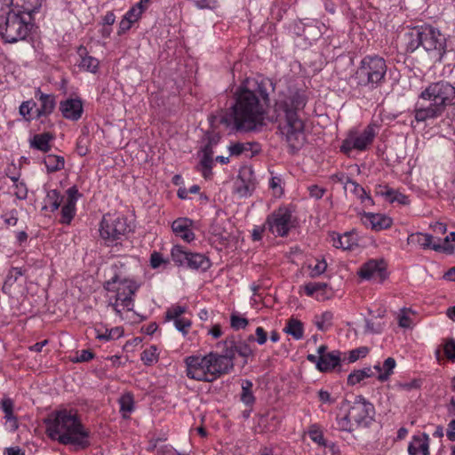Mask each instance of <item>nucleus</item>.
<instances>
[{"mask_svg": "<svg viewBox=\"0 0 455 455\" xmlns=\"http://www.w3.org/2000/svg\"><path fill=\"white\" fill-rule=\"evenodd\" d=\"M387 67L383 58L366 56L355 72V79L360 86L375 89L385 82Z\"/></svg>", "mask_w": 455, "mask_h": 455, "instance_id": "nucleus-9", "label": "nucleus"}, {"mask_svg": "<svg viewBox=\"0 0 455 455\" xmlns=\"http://www.w3.org/2000/svg\"><path fill=\"white\" fill-rule=\"evenodd\" d=\"M375 136V126L371 124L368 125L362 132L351 131L343 140L340 150L347 155L353 149L363 151L372 143Z\"/></svg>", "mask_w": 455, "mask_h": 455, "instance_id": "nucleus-12", "label": "nucleus"}, {"mask_svg": "<svg viewBox=\"0 0 455 455\" xmlns=\"http://www.w3.org/2000/svg\"><path fill=\"white\" fill-rule=\"evenodd\" d=\"M94 357V354L88 349L82 350L73 361L76 363L88 362Z\"/></svg>", "mask_w": 455, "mask_h": 455, "instance_id": "nucleus-57", "label": "nucleus"}, {"mask_svg": "<svg viewBox=\"0 0 455 455\" xmlns=\"http://www.w3.org/2000/svg\"><path fill=\"white\" fill-rule=\"evenodd\" d=\"M341 409L348 412V419H352L357 427H368L373 421L374 406L362 395L356 396L354 402L344 400Z\"/></svg>", "mask_w": 455, "mask_h": 455, "instance_id": "nucleus-10", "label": "nucleus"}, {"mask_svg": "<svg viewBox=\"0 0 455 455\" xmlns=\"http://www.w3.org/2000/svg\"><path fill=\"white\" fill-rule=\"evenodd\" d=\"M267 229L279 236H285L289 233L291 224V212L287 208H279L270 214L267 220Z\"/></svg>", "mask_w": 455, "mask_h": 455, "instance_id": "nucleus-13", "label": "nucleus"}, {"mask_svg": "<svg viewBox=\"0 0 455 455\" xmlns=\"http://www.w3.org/2000/svg\"><path fill=\"white\" fill-rule=\"evenodd\" d=\"M338 428L341 431L353 432L357 427L352 419H348V412L337 419Z\"/></svg>", "mask_w": 455, "mask_h": 455, "instance_id": "nucleus-46", "label": "nucleus"}, {"mask_svg": "<svg viewBox=\"0 0 455 455\" xmlns=\"http://www.w3.org/2000/svg\"><path fill=\"white\" fill-rule=\"evenodd\" d=\"M140 284L134 280L121 278L115 275L110 280L105 282L104 289L108 292V306L122 317V311H132L134 306L133 296Z\"/></svg>", "mask_w": 455, "mask_h": 455, "instance_id": "nucleus-5", "label": "nucleus"}, {"mask_svg": "<svg viewBox=\"0 0 455 455\" xmlns=\"http://www.w3.org/2000/svg\"><path fill=\"white\" fill-rule=\"evenodd\" d=\"M63 197L60 196V192L56 189H52L47 192L45 198V206L44 209L50 208L51 212H55L59 209Z\"/></svg>", "mask_w": 455, "mask_h": 455, "instance_id": "nucleus-36", "label": "nucleus"}, {"mask_svg": "<svg viewBox=\"0 0 455 455\" xmlns=\"http://www.w3.org/2000/svg\"><path fill=\"white\" fill-rule=\"evenodd\" d=\"M451 242H455V232H451L443 240V243H435L433 246V250L435 251H444L449 254L454 252V246L451 244Z\"/></svg>", "mask_w": 455, "mask_h": 455, "instance_id": "nucleus-37", "label": "nucleus"}, {"mask_svg": "<svg viewBox=\"0 0 455 455\" xmlns=\"http://www.w3.org/2000/svg\"><path fill=\"white\" fill-rule=\"evenodd\" d=\"M144 12L140 10L139 5H133L125 14L124 17H125L127 20H131L133 23L138 21L140 18L141 14Z\"/></svg>", "mask_w": 455, "mask_h": 455, "instance_id": "nucleus-53", "label": "nucleus"}, {"mask_svg": "<svg viewBox=\"0 0 455 455\" xmlns=\"http://www.w3.org/2000/svg\"><path fill=\"white\" fill-rule=\"evenodd\" d=\"M369 348L367 347H360L355 349L349 351L348 362L354 363L360 358H363L367 355Z\"/></svg>", "mask_w": 455, "mask_h": 455, "instance_id": "nucleus-50", "label": "nucleus"}, {"mask_svg": "<svg viewBox=\"0 0 455 455\" xmlns=\"http://www.w3.org/2000/svg\"><path fill=\"white\" fill-rule=\"evenodd\" d=\"M129 231L130 227L126 218L110 213L103 216L100 234L108 244L121 240Z\"/></svg>", "mask_w": 455, "mask_h": 455, "instance_id": "nucleus-11", "label": "nucleus"}, {"mask_svg": "<svg viewBox=\"0 0 455 455\" xmlns=\"http://www.w3.org/2000/svg\"><path fill=\"white\" fill-rule=\"evenodd\" d=\"M44 164L48 172H54L64 168V157L55 155H48L44 158Z\"/></svg>", "mask_w": 455, "mask_h": 455, "instance_id": "nucleus-29", "label": "nucleus"}, {"mask_svg": "<svg viewBox=\"0 0 455 455\" xmlns=\"http://www.w3.org/2000/svg\"><path fill=\"white\" fill-rule=\"evenodd\" d=\"M309 437L311 440L321 446L327 447L328 443L324 439L323 435L321 430H319L315 426H312L311 429L308 432Z\"/></svg>", "mask_w": 455, "mask_h": 455, "instance_id": "nucleus-49", "label": "nucleus"}, {"mask_svg": "<svg viewBox=\"0 0 455 455\" xmlns=\"http://www.w3.org/2000/svg\"><path fill=\"white\" fill-rule=\"evenodd\" d=\"M196 6L199 9H215L218 5L217 0H194Z\"/></svg>", "mask_w": 455, "mask_h": 455, "instance_id": "nucleus-54", "label": "nucleus"}, {"mask_svg": "<svg viewBox=\"0 0 455 455\" xmlns=\"http://www.w3.org/2000/svg\"><path fill=\"white\" fill-rule=\"evenodd\" d=\"M15 196L20 200H24L28 196V188L24 182H20L15 185Z\"/></svg>", "mask_w": 455, "mask_h": 455, "instance_id": "nucleus-56", "label": "nucleus"}, {"mask_svg": "<svg viewBox=\"0 0 455 455\" xmlns=\"http://www.w3.org/2000/svg\"><path fill=\"white\" fill-rule=\"evenodd\" d=\"M347 185L350 187L352 192L361 200L362 203L372 204V199L367 195L364 188L360 186L357 182L348 180Z\"/></svg>", "mask_w": 455, "mask_h": 455, "instance_id": "nucleus-38", "label": "nucleus"}, {"mask_svg": "<svg viewBox=\"0 0 455 455\" xmlns=\"http://www.w3.org/2000/svg\"><path fill=\"white\" fill-rule=\"evenodd\" d=\"M444 354L448 359L455 360V341L453 339H450L444 344Z\"/></svg>", "mask_w": 455, "mask_h": 455, "instance_id": "nucleus-55", "label": "nucleus"}, {"mask_svg": "<svg viewBox=\"0 0 455 455\" xmlns=\"http://www.w3.org/2000/svg\"><path fill=\"white\" fill-rule=\"evenodd\" d=\"M340 362V352L334 350L327 355L319 356L317 361V369L320 371H330L335 369Z\"/></svg>", "mask_w": 455, "mask_h": 455, "instance_id": "nucleus-24", "label": "nucleus"}, {"mask_svg": "<svg viewBox=\"0 0 455 455\" xmlns=\"http://www.w3.org/2000/svg\"><path fill=\"white\" fill-rule=\"evenodd\" d=\"M192 225L193 221L190 219L179 218L172 222V228L176 235L189 243L195 239Z\"/></svg>", "mask_w": 455, "mask_h": 455, "instance_id": "nucleus-20", "label": "nucleus"}, {"mask_svg": "<svg viewBox=\"0 0 455 455\" xmlns=\"http://www.w3.org/2000/svg\"><path fill=\"white\" fill-rule=\"evenodd\" d=\"M4 219L6 225L15 226L18 222L17 211L12 210L4 216Z\"/></svg>", "mask_w": 455, "mask_h": 455, "instance_id": "nucleus-62", "label": "nucleus"}, {"mask_svg": "<svg viewBox=\"0 0 455 455\" xmlns=\"http://www.w3.org/2000/svg\"><path fill=\"white\" fill-rule=\"evenodd\" d=\"M78 190L76 187H71L67 190V199L61 209L60 222L69 224L76 213V204L78 198Z\"/></svg>", "mask_w": 455, "mask_h": 455, "instance_id": "nucleus-16", "label": "nucleus"}, {"mask_svg": "<svg viewBox=\"0 0 455 455\" xmlns=\"http://www.w3.org/2000/svg\"><path fill=\"white\" fill-rule=\"evenodd\" d=\"M273 90L274 84L268 78L246 80L236 92L231 112L223 115L220 123L241 132H251L263 126L269 92Z\"/></svg>", "mask_w": 455, "mask_h": 455, "instance_id": "nucleus-1", "label": "nucleus"}, {"mask_svg": "<svg viewBox=\"0 0 455 455\" xmlns=\"http://www.w3.org/2000/svg\"><path fill=\"white\" fill-rule=\"evenodd\" d=\"M231 327L235 330L245 329L249 322L246 318L232 314L230 317Z\"/></svg>", "mask_w": 455, "mask_h": 455, "instance_id": "nucleus-51", "label": "nucleus"}, {"mask_svg": "<svg viewBox=\"0 0 455 455\" xmlns=\"http://www.w3.org/2000/svg\"><path fill=\"white\" fill-rule=\"evenodd\" d=\"M163 263H165L163 256L159 252H153L150 257V265L153 268L159 267Z\"/></svg>", "mask_w": 455, "mask_h": 455, "instance_id": "nucleus-60", "label": "nucleus"}, {"mask_svg": "<svg viewBox=\"0 0 455 455\" xmlns=\"http://www.w3.org/2000/svg\"><path fill=\"white\" fill-rule=\"evenodd\" d=\"M221 347V354L215 353L218 363H220L224 374L229 372L234 368V359L235 356V339L234 337L228 338L223 343L218 344Z\"/></svg>", "mask_w": 455, "mask_h": 455, "instance_id": "nucleus-14", "label": "nucleus"}, {"mask_svg": "<svg viewBox=\"0 0 455 455\" xmlns=\"http://www.w3.org/2000/svg\"><path fill=\"white\" fill-rule=\"evenodd\" d=\"M395 360L393 357L387 358L382 365L383 373L379 374L378 379L380 381L387 380L390 375L393 373V370L395 367Z\"/></svg>", "mask_w": 455, "mask_h": 455, "instance_id": "nucleus-43", "label": "nucleus"}, {"mask_svg": "<svg viewBox=\"0 0 455 455\" xmlns=\"http://www.w3.org/2000/svg\"><path fill=\"white\" fill-rule=\"evenodd\" d=\"M4 419L6 420V423L8 424V427L12 431H15L18 429L19 425H18L17 418L14 416L13 411L10 412V414L5 413Z\"/></svg>", "mask_w": 455, "mask_h": 455, "instance_id": "nucleus-59", "label": "nucleus"}, {"mask_svg": "<svg viewBox=\"0 0 455 455\" xmlns=\"http://www.w3.org/2000/svg\"><path fill=\"white\" fill-rule=\"evenodd\" d=\"M375 192L377 195L384 196L386 200H387L390 203L397 202L398 204L403 205L409 204V199L405 195L387 186L379 185L376 188Z\"/></svg>", "mask_w": 455, "mask_h": 455, "instance_id": "nucleus-23", "label": "nucleus"}, {"mask_svg": "<svg viewBox=\"0 0 455 455\" xmlns=\"http://www.w3.org/2000/svg\"><path fill=\"white\" fill-rule=\"evenodd\" d=\"M96 338L100 340L108 341L116 338H119L123 334V330L119 327L106 329L104 333H101L99 329H95Z\"/></svg>", "mask_w": 455, "mask_h": 455, "instance_id": "nucleus-42", "label": "nucleus"}, {"mask_svg": "<svg viewBox=\"0 0 455 455\" xmlns=\"http://www.w3.org/2000/svg\"><path fill=\"white\" fill-rule=\"evenodd\" d=\"M455 103V87L447 81L429 84L419 95L415 104L414 118L426 122L443 116L447 107Z\"/></svg>", "mask_w": 455, "mask_h": 455, "instance_id": "nucleus-4", "label": "nucleus"}, {"mask_svg": "<svg viewBox=\"0 0 455 455\" xmlns=\"http://www.w3.org/2000/svg\"><path fill=\"white\" fill-rule=\"evenodd\" d=\"M52 135L50 132L36 134L30 140V147L42 152H48L51 149L50 140Z\"/></svg>", "mask_w": 455, "mask_h": 455, "instance_id": "nucleus-28", "label": "nucleus"}, {"mask_svg": "<svg viewBox=\"0 0 455 455\" xmlns=\"http://www.w3.org/2000/svg\"><path fill=\"white\" fill-rule=\"evenodd\" d=\"M252 383L250 380H243L242 384L241 401L246 405H251L254 403L255 398L251 391Z\"/></svg>", "mask_w": 455, "mask_h": 455, "instance_id": "nucleus-41", "label": "nucleus"}, {"mask_svg": "<svg viewBox=\"0 0 455 455\" xmlns=\"http://www.w3.org/2000/svg\"><path fill=\"white\" fill-rule=\"evenodd\" d=\"M408 50L414 52L422 46L427 52L437 51L440 54L444 52L446 39L441 32L430 25L415 27L409 33Z\"/></svg>", "mask_w": 455, "mask_h": 455, "instance_id": "nucleus-8", "label": "nucleus"}, {"mask_svg": "<svg viewBox=\"0 0 455 455\" xmlns=\"http://www.w3.org/2000/svg\"><path fill=\"white\" fill-rule=\"evenodd\" d=\"M358 275L362 279L379 278V282H382L387 275L382 261L374 259L364 263L358 271Z\"/></svg>", "mask_w": 455, "mask_h": 455, "instance_id": "nucleus-15", "label": "nucleus"}, {"mask_svg": "<svg viewBox=\"0 0 455 455\" xmlns=\"http://www.w3.org/2000/svg\"><path fill=\"white\" fill-rule=\"evenodd\" d=\"M173 323H174L175 328L179 331L182 332L183 335H186L188 332L189 328L191 326L190 319H188L185 316L182 318L174 320Z\"/></svg>", "mask_w": 455, "mask_h": 455, "instance_id": "nucleus-52", "label": "nucleus"}, {"mask_svg": "<svg viewBox=\"0 0 455 455\" xmlns=\"http://www.w3.org/2000/svg\"><path fill=\"white\" fill-rule=\"evenodd\" d=\"M32 28L29 18L9 6L0 14V36L4 42L12 44L24 40Z\"/></svg>", "mask_w": 455, "mask_h": 455, "instance_id": "nucleus-7", "label": "nucleus"}, {"mask_svg": "<svg viewBox=\"0 0 455 455\" xmlns=\"http://www.w3.org/2000/svg\"><path fill=\"white\" fill-rule=\"evenodd\" d=\"M60 110L65 118L76 121L83 114L82 100L80 99H68L61 101Z\"/></svg>", "mask_w": 455, "mask_h": 455, "instance_id": "nucleus-18", "label": "nucleus"}, {"mask_svg": "<svg viewBox=\"0 0 455 455\" xmlns=\"http://www.w3.org/2000/svg\"><path fill=\"white\" fill-rule=\"evenodd\" d=\"M361 220L364 226L376 231L388 228L392 225V220L384 214L364 212Z\"/></svg>", "mask_w": 455, "mask_h": 455, "instance_id": "nucleus-19", "label": "nucleus"}, {"mask_svg": "<svg viewBox=\"0 0 455 455\" xmlns=\"http://www.w3.org/2000/svg\"><path fill=\"white\" fill-rule=\"evenodd\" d=\"M332 319L333 314L331 311H325L321 315H315L314 323L319 331H326L331 327Z\"/></svg>", "mask_w": 455, "mask_h": 455, "instance_id": "nucleus-34", "label": "nucleus"}, {"mask_svg": "<svg viewBox=\"0 0 455 455\" xmlns=\"http://www.w3.org/2000/svg\"><path fill=\"white\" fill-rule=\"evenodd\" d=\"M327 287V283L321 282H310L305 284L304 290L307 296H313L318 291H323Z\"/></svg>", "mask_w": 455, "mask_h": 455, "instance_id": "nucleus-48", "label": "nucleus"}, {"mask_svg": "<svg viewBox=\"0 0 455 455\" xmlns=\"http://www.w3.org/2000/svg\"><path fill=\"white\" fill-rule=\"evenodd\" d=\"M36 98L41 102V107L37 109V116L50 115L55 108L56 101L52 94H45L37 89Z\"/></svg>", "mask_w": 455, "mask_h": 455, "instance_id": "nucleus-22", "label": "nucleus"}, {"mask_svg": "<svg viewBox=\"0 0 455 455\" xmlns=\"http://www.w3.org/2000/svg\"><path fill=\"white\" fill-rule=\"evenodd\" d=\"M307 103L303 92L288 89L286 92L279 94L275 104L276 121L279 122V130L285 137L289 146L295 150L299 149L306 140L304 123L299 116Z\"/></svg>", "mask_w": 455, "mask_h": 455, "instance_id": "nucleus-2", "label": "nucleus"}, {"mask_svg": "<svg viewBox=\"0 0 455 455\" xmlns=\"http://www.w3.org/2000/svg\"><path fill=\"white\" fill-rule=\"evenodd\" d=\"M327 268V263L324 259L317 261V263L312 267V276L319 275L323 274Z\"/></svg>", "mask_w": 455, "mask_h": 455, "instance_id": "nucleus-61", "label": "nucleus"}, {"mask_svg": "<svg viewBox=\"0 0 455 455\" xmlns=\"http://www.w3.org/2000/svg\"><path fill=\"white\" fill-rule=\"evenodd\" d=\"M231 156H239L245 155L251 157L259 152V145L255 142H236L228 147Z\"/></svg>", "mask_w": 455, "mask_h": 455, "instance_id": "nucleus-21", "label": "nucleus"}, {"mask_svg": "<svg viewBox=\"0 0 455 455\" xmlns=\"http://www.w3.org/2000/svg\"><path fill=\"white\" fill-rule=\"evenodd\" d=\"M331 240L332 245L339 249L351 250L355 245H357L355 234L349 232L344 235L333 234Z\"/></svg>", "mask_w": 455, "mask_h": 455, "instance_id": "nucleus-26", "label": "nucleus"}, {"mask_svg": "<svg viewBox=\"0 0 455 455\" xmlns=\"http://www.w3.org/2000/svg\"><path fill=\"white\" fill-rule=\"evenodd\" d=\"M46 433L52 440L75 450H84L91 445L90 432L84 428L78 416L66 409L52 412L44 419Z\"/></svg>", "mask_w": 455, "mask_h": 455, "instance_id": "nucleus-3", "label": "nucleus"}, {"mask_svg": "<svg viewBox=\"0 0 455 455\" xmlns=\"http://www.w3.org/2000/svg\"><path fill=\"white\" fill-rule=\"evenodd\" d=\"M24 275V272L20 267H12L5 278V281L3 285V291L4 293H10L11 289L13 284L18 281V279Z\"/></svg>", "mask_w": 455, "mask_h": 455, "instance_id": "nucleus-31", "label": "nucleus"}, {"mask_svg": "<svg viewBox=\"0 0 455 455\" xmlns=\"http://www.w3.org/2000/svg\"><path fill=\"white\" fill-rule=\"evenodd\" d=\"M200 164L202 166L201 172L203 173V176L205 179L209 178L212 175V169L213 165L212 156L202 155Z\"/></svg>", "mask_w": 455, "mask_h": 455, "instance_id": "nucleus-47", "label": "nucleus"}, {"mask_svg": "<svg viewBox=\"0 0 455 455\" xmlns=\"http://www.w3.org/2000/svg\"><path fill=\"white\" fill-rule=\"evenodd\" d=\"M255 335L256 341L258 342V344L263 345L266 343L267 339V335L266 331L262 327H257L255 331Z\"/></svg>", "mask_w": 455, "mask_h": 455, "instance_id": "nucleus-64", "label": "nucleus"}, {"mask_svg": "<svg viewBox=\"0 0 455 455\" xmlns=\"http://www.w3.org/2000/svg\"><path fill=\"white\" fill-rule=\"evenodd\" d=\"M284 331L292 336L295 339H301L303 338V324L299 320L291 318L287 322Z\"/></svg>", "mask_w": 455, "mask_h": 455, "instance_id": "nucleus-32", "label": "nucleus"}, {"mask_svg": "<svg viewBox=\"0 0 455 455\" xmlns=\"http://www.w3.org/2000/svg\"><path fill=\"white\" fill-rule=\"evenodd\" d=\"M77 54L81 58V61L79 66L92 73H95L98 70L100 61L88 55L87 49L84 46H80L77 49Z\"/></svg>", "mask_w": 455, "mask_h": 455, "instance_id": "nucleus-27", "label": "nucleus"}, {"mask_svg": "<svg viewBox=\"0 0 455 455\" xmlns=\"http://www.w3.org/2000/svg\"><path fill=\"white\" fill-rule=\"evenodd\" d=\"M42 0H11L10 8L15 9L16 12L29 18L32 22L33 15L40 10Z\"/></svg>", "mask_w": 455, "mask_h": 455, "instance_id": "nucleus-17", "label": "nucleus"}, {"mask_svg": "<svg viewBox=\"0 0 455 455\" xmlns=\"http://www.w3.org/2000/svg\"><path fill=\"white\" fill-rule=\"evenodd\" d=\"M187 307L180 305H175L169 307L165 312V320L166 321H174L176 319L182 318L183 315L186 313Z\"/></svg>", "mask_w": 455, "mask_h": 455, "instance_id": "nucleus-44", "label": "nucleus"}, {"mask_svg": "<svg viewBox=\"0 0 455 455\" xmlns=\"http://www.w3.org/2000/svg\"><path fill=\"white\" fill-rule=\"evenodd\" d=\"M309 195L311 197H314L315 199H320L323 197L325 189L322 188L316 185H312L308 188Z\"/></svg>", "mask_w": 455, "mask_h": 455, "instance_id": "nucleus-63", "label": "nucleus"}, {"mask_svg": "<svg viewBox=\"0 0 455 455\" xmlns=\"http://www.w3.org/2000/svg\"><path fill=\"white\" fill-rule=\"evenodd\" d=\"M433 235L429 234L416 233L408 237V243H417L423 249H432L435 243H432Z\"/></svg>", "mask_w": 455, "mask_h": 455, "instance_id": "nucleus-33", "label": "nucleus"}, {"mask_svg": "<svg viewBox=\"0 0 455 455\" xmlns=\"http://www.w3.org/2000/svg\"><path fill=\"white\" fill-rule=\"evenodd\" d=\"M373 371L371 367L354 371L347 377V384L350 386H355L360 383L364 379L373 376Z\"/></svg>", "mask_w": 455, "mask_h": 455, "instance_id": "nucleus-35", "label": "nucleus"}, {"mask_svg": "<svg viewBox=\"0 0 455 455\" xmlns=\"http://www.w3.org/2000/svg\"><path fill=\"white\" fill-rule=\"evenodd\" d=\"M119 403L120 411L124 413L123 416L124 418L127 417L126 414L131 413L134 409L133 396L130 393L123 395L119 399Z\"/></svg>", "mask_w": 455, "mask_h": 455, "instance_id": "nucleus-39", "label": "nucleus"}, {"mask_svg": "<svg viewBox=\"0 0 455 455\" xmlns=\"http://www.w3.org/2000/svg\"><path fill=\"white\" fill-rule=\"evenodd\" d=\"M156 351L157 348L155 346H151L149 348L145 349L140 355L141 361H143L147 365L154 363L158 358Z\"/></svg>", "mask_w": 455, "mask_h": 455, "instance_id": "nucleus-45", "label": "nucleus"}, {"mask_svg": "<svg viewBox=\"0 0 455 455\" xmlns=\"http://www.w3.org/2000/svg\"><path fill=\"white\" fill-rule=\"evenodd\" d=\"M211 260L205 255L190 251L186 267L204 272L211 267Z\"/></svg>", "mask_w": 455, "mask_h": 455, "instance_id": "nucleus-25", "label": "nucleus"}, {"mask_svg": "<svg viewBox=\"0 0 455 455\" xmlns=\"http://www.w3.org/2000/svg\"><path fill=\"white\" fill-rule=\"evenodd\" d=\"M184 363L186 364V374L191 379L212 382L224 374L221 363H218L214 352L204 356H187Z\"/></svg>", "mask_w": 455, "mask_h": 455, "instance_id": "nucleus-6", "label": "nucleus"}, {"mask_svg": "<svg viewBox=\"0 0 455 455\" xmlns=\"http://www.w3.org/2000/svg\"><path fill=\"white\" fill-rule=\"evenodd\" d=\"M190 251H186L180 245H175L171 251V257L173 262L180 267H186Z\"/></svg>", "mask_w": 455, "mask_h": 455, "instance_id": "nucleus-30", "label": "nucleus"}, {"mask_svg": "<svg viewBox=\"0 0 455 455\" xmlns=\"http://www.w3.org/2000/svg\"><path fill=\"white\" fill-rule=\"evenodd\" d=\"M235 352L241 357L244 358V363H247V358L253 355V349L247 340H235Z\"/></svg>", "mask_w": 455, "mask_h": 455, "instance_id": "nucleus-40", "label": "nucleus"}, {"mask_svg": "<svg viewBox=\"0 0 455 455\" xmlns=\"http://www.w3.org/2000/svg\"><path fill=\"white\" fill-rule=\"evenodd\" d=\"M282 179L280 177H272L269 182V187L274 190L275 194L282 195L283 188L281 187Z\"/></svg>", "mask_w": 455, "mask_h": 455, "instance_id": "nucleus-58", "label": "nucleus"}]
</instances>
